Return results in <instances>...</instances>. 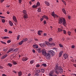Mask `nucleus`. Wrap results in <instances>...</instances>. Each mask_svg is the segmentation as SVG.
Masks as SVG:
<instances>
[{"instance_id":"7c9ffc66","label":"nucleus","mask_w":76,"mask_h":76,"mask_svg":"<svg viewBox=\"0 0 76 76\" xmlns=\"http://www.w3.org/2000/svg\"><path fill=\"white\" fill-rule=\"evenodd\" d=\"M34 61L33 60H32L31 61L30 63V64H33V63H34Z\"/></svg>"},{"instance_id":"338daca9","label":"nucleus","mask_w":76,"mask_h":76,"mask_svg":"<svg viewBox=\"0 0 76 76\" xmlns=\"http://www.w3.org/2000/svg\"><path fill=\"white\" fill-rule=\"evenodd\" d=\"M3 67L1 66H0V69H3Z\"/></svg>"},{"instance_id":"e433bc0d","label":"nucleus","mask_w":76,"mask_h":76,"mask_svg":"<svg viewBox=\"0 0 76 76\" xmlns=\"http://www.w3.org/2000/svg\"><path fill=\"white\" fill-rule=\"evenodd\" d=\"M41 71L42 73H44V72H45V70L44 69H42Z\"/></svg>"},{"instance_id":"2f4dec72","label":"nucleus","mask_w":76,"mask_h":76,"mask_svg":"<svg viewBox=\"0 0 76 76\" xmlns=\"http://www.w3.org/2000/svg\"><path fill=\"white\" fill-rule=\"evenodd\" d=\"M37 5H33L32 6V7L33 8H37Z\"/></svg>"},{"instance_id":"a18cd8bd","label":"nucleus","mask_w":76,"mask_h":76,"mask_svg":"<svg viewBox=\"0 0 76 76\" xmlns=\"http://www.w3.org/2000/svg\"><path fill=\"white\" fill-rule=\"evenodd\" d=\"M11 42V41H10V40H9L7 41V43H10Z\"/></svg>"},{"instance_id":"a878e982","label":"nucleus","mask_w":76,"mask_h":76,"mask_svg":"<svg viewBox=\"0 0 76 76\" xmlns=\"http://www.w3.org/2000/svg\"><path fill=\"white\" fill-rule=\"evenodd\" d=\"M12 51H13V49H10L7 52V53H10V52Z\"/></svg>"},{"instance_id":"9b49d317","label":"nucleus","mask_w":76,"mask_h":76,"mask_svg":"<svg viewBox=\"0 0 76 76\" xmlns=\"http://www.w3.org/2000/svg\"><path fill=\"white\" fill-rule=\"evenodd\" d=\"M45 4L46 5H47L48 6H50V3L48 2L47 1H45Z\"/></svg>"},{"instance_id":"dca6fc26","label":"nucleus","mask_w":76,"mask_h":76,"mask_svg":"<svg viewBox=\"0 0 76 76\" xmlns=\"http://www.w3.org/2000/svg\"><path fill=\"white\" fill-rule=\"evenodd\" d=\"M22 75V72H21L20 71L18 72V75L19 76H21Z\"/></svg>"},{"instance_id":"7ed1b4c3","label":"nucleus","mask_w":76,"mask_h":76,"mask_svg":"<svg viewBox=\"0 0 76 76\" xmlns=\"http://www.w3.org/2000/svg\"><path fill=\"white\" fill-rule=\"evenodd\" d=\"M58 23L59 24L63 25L64 26L66 27L67 25V24L66 22L65 19L64 18H59L58 19Z\"/></svg>"},{"instance_id":"4d7b16f0","label":"nucleus","mask_w":76,"mask_h":76,"mask_svg":"<svg viewBox=\"0 0 76 76\" xmlns=\"http://www.w3.org/2000/svg\"><path fill=\"white\" fill-rule=\"evenodd\" d=\"M39 32H40V33L41 32H42V31H41V30H39L38 31Z\"/></svg>"},{"instance_id":"b1692460","label":"nucleus","mask_w":76,"mask_h":76,"mask_svg":"<svg viewBox=\"0 0 76 76\" xmlns=\"http://www.w3.org/2000/svg\"><path fill=\"white\" fill-rule=\"evenodd\" d=\"M43 17L44 18H45V19H46L47 20H48V17L45 16V15H44L43 16Z\"/></svg>"},{"instance_id":"20e7f679","label":"nucleus","mask_w":76,"mask_h":76,"mask_svg":"<svg viewBox=\"0 0 76 76\" xmlns=\"http://www.w3.org/2000/svg\"><path fill=\"white\" fill-rule=\"evenodd\" d=\"M42 53L43 56H45V54H47L45 50V49H42Z\"/></svg>"},{"instance_id":"f8f14e48","label":"nucleus","mask_w":76,"mask_h":76,"mask_svg":"<svg viewBox=\"0 0 76 76\" xmlns=\"http://www.w3.org/2000/svg\"><path fill=\"white\" fill-rule=\"evenodd\" d=\"M44 44L47 45V46H49V45H50L49 42H47L46 41L45 42Z\"/></svg>"},{"instance_id":"774afa93","label":"nucleus","mask_w":76,"mask_h":76,"mask_svg":"<svg viewBox=\"0 0 76 76\" xmlns=\"http://www.w3.org/2000/svg\"><path fill=\"white\" fill-rule=\"evenodd\" d=\"M7 14H9V13H10V12H9V11H7Z\"/></svg>"},{"instance_id":"a19ab883","label":"nucleus","mask_w":76,"mask_h":76,"mask_svg":"<svg viewBox=\"0 0 76 76\" xmlns=\"http://www.w3.org/2000/svg\"><path fill=\"white\" fill-rule=\"evenodd\" d=\"M0 18H2L3 19H5L6 18L4 16H0Z\"/></svg>"},{"instance_id":"6ab92c4d","label":"nucleus","mask_w":76,"mask_h":76,"mask_svg":"<svg viewBox=\"0 0 76 76\" xmlns=\"http://www.w3.org/2000/svg\"><path fill=\"white\" fill-rule=\"evenodd\" d=\"M33 47L34 48H38V46L37 45H34L33 46Z\"/></svg>"},{"instance_id":"412c9836","label":"nucleus","mask_w":76,"mask_h":76,"mask_svg":"<svg viewBox=\"0 0 76 76\" xmlns=\"http://www.w3.org/2000/svg\"><path fill=\"white\" fill-rule=\"evenodd\" d=\"M58 32H62V31H63V29L60 28H58Z\"/></svg>"},{"instance_id":"ddd939ff","label":"nucleus","mask_w":76,"mask_h":76,"mask_svg":"<svg viewBox=\"0 0 76 76\" xmlns=\"http://www.w3.org/2000/svg\"><path fill=\"white\" fill-rule=\"evenodd\" d=\"M37 50L39 53H41V48H39L38 49H37Z\"/></svg>"},{"instance_id":"13d9d810","label":"nucleus","mask_w":76,"mask_h":76,"mask_svg":"<svg viewBox=\"0 0 76 76\" xmlns=\"http://www.w3.org/2000/svg\"><path fill=\"white\" fill-rule=\"evenodd\" d=\"M2 76H7L6 75L4 74H3L2 75Z\"/></svg>"},{"instance_id":"6e6d98bb","label":"nucleus","mask_w":76,"mask_h":76,"mask_svg":"<svg viewBox=\"0 0 76 76\" xmlns=\"http://www.w3.org/2000/svg\"><path fill=\"white\" fill-rule=\"evenodd\" d=\"M44 24H46V23H47V22H46V21H45V20H44Z\"/></svg>"},{"instance_id":"423d86ee","label":"nucleus","mask_w":76,"mask_h":76,"mask_svg":"<svg viewBox=\"0 0 76 76\" xmlns=\"http://www.w3.org/2000/svg\"><path fill=\"white\" fill-rule=\"evenodd\" d=\"M51 15L52 16H53V17H55V16H56V17H58V15L54 13V11L52 12Z\"/></svg>"},{"instance_id":"5fc2aeb1","label":"nucleus","mask_w":76,"mask_h":76,"mask_svg":"<svg viewBox=\"0 0 76 76\" xmlns=\"http://www.w3.org/2000/svg\"><path fill=\"white\" fill-rule=\"evenodd\" d=\"M19 2L20 3H21L22 2V0H19Z\"/></svg>"},{"instance_id":"8fccbe9b","label":"nucleus","mask_w":76,"mask_h":76,"mask_svg":"<svg viewBox=\"0 0 76 76\" xmlns=\"http://www.w3.org/2000/svg\"><path fill=\"white\" fill-rule=\"evenodd\" d=\"M13 63L14 64H17V63H16V62H15V61H13Z\"/></svg>"},{"instance_id":"f257e3e1","label":"nucleus","mask_w":76,"mask_h":76,"mask_svg":"<svg viewBox=\"0 0 76 76\" xmlns=\"http://www.w3.org/2000/svg\"><path fill=\"white\" fill-rule=\"evenodd\" d=\"M54 72L56 74H59V73H63V69L61 66H60L58 65H57L54 68Z\"/></svg>"},{"instance_id":"bb28decb","label":"nucleus","mask_w":76,"mask_h":76,"mask_svg":"<svg viewBox=\"0 0 76 76\" xmlns=\"http://www.w3.org/2000/svg\"><path fill=\"white\" fill-rule=\"evenodd\" d=\"M50 45H49V46L50 45H52V46H53V45H55V43H50Z\"/></svg>"},{"instance_id":"c03bdc74","label":"nucleus","mask_w":76,"mask_h":76,"mask_svg":"<svg viewBox=\"0 0 76 76\" xmlns=\"http://www.w3.org/2000/svg\"><path fill=\"white\" fill-rule=\"evenodd\" d=\"M1 42L2 43V44H6V43L3 41H1Z\"/></svg>"},{"instance_id":"6e6552de","label":"nucleus","mask_w":76,"mask_h":76,"mask_svg":"<svg viewBox=\"0 0 76 76\" xmlns=\"http://www.w3.org/2000/svg\"><path fill=\"white\" fill-rule=\"evenodd\" d=\"M12 18L14 21H15V22L16 23H17V20H16V17H15V16H13Z\"/></svg>"},{"instance_id":"39448f33","label":"nucleus","mask_w":76,"mask_h":76,"mask_svg":"<svg viewBox=\"0 0 76 76\" xmlns=\"http://www.w3.org/2000/svg\"><path fill=\"white\" fill-rule=\"evenodd\" d=\"M28 60V58L27 57H23L22 58V61H27Z\"/></svg>"},{"instance_id":"3c124183","label":"nucleus","mask_w":76,"mask_h":76,"mask_svg":"<svg viewBox=\"0 0 76 76\" xmlns=\"http://www.w3.org/2000/svg\"><path fill=\"white\" fill-rule=\"evenodd\" d=\"M40 66L39 64H37L36 65V67H39Z\"/></svg>"},{"instance_id":"f3484780","label":"nucleus","mask_w":76,"mask_h":76,"mask_svg":"<svg viewBox=\"0 0 76 76\" xmlns=\"http://www.w3.org/2000/svg\"><path fill=\"white\" fill-rule=\"evenodd\" d=\"M62 12H63V13L65 14V15H66V10H64V9L63 8L62 9Z\"/></svg>"},{"instance_id":"c9c22d12","label":"nucleus","mask_w":76,"mask_h":76,"mask_svg":"<svg viewBox=\"0 0 76 76\" xmlns=\"http://www.w3.org/2000/svg\"><path fill=\"white\" fill-rule=\"evenodd\" d=\"M71 32H70V31H68L67 32L68 34L70 36V34H71Z\"/></svg>"},{"instance_id":"69168bd1","label":"nucleus","mask_w":76,"mask_h":76,"mask_svg":"<svg viewBox=\"0 0 76 76\" xmlns=\"http://www.w3.org/2000/svg\"><path fill=\"white\" fill-rule=\"evenodd\" d=\"M68 18L69 19H70V16H68Z\"/></svg>"},{"instance_id":"052dcab7","label":"nucleus","mask_w":76,"mask_h":76,"mask_svg":"<svg viewBox=\"0 0 76 76\" xmlns=\"http://www.w3.org/2000/svg\"><path fill=\"white\" fill-rule=\"evenodd\" d=\"M4 1V0H1V3H3V1Z\"/></svg>"},{"instance_id":"aec40b11","label":"nucleus","mask_w":76,"mask_h":76,"mask_svg":"<svg viewBox=\"0 0 76 76\" xmlns=\"http://www.w3.org/2000/svg\"><path fill=\"white\" fill-rule=\"evenodd\" d=\"M23 12L24 14V15H26V14H27V13H27V11H26V10H23Z\"/></svg>"},{"instance_id":"4be33fe9","label":"nucleus","mask_w":76,"mask_h":76,"mask_svg":"<svg viewBox=\"0 0 76 76\" xmlns=\"http://www.w3.org/2000/svg\"><path fill=\"white\" fill-rule=\"evenodd\" d=\"M41 47H45V45H44V44H41L40 45Z\"/></svg>"},{"instance_id":"680f3d73","label":"nucleus","mask_w":76,"mask_h":76,"mask_svg":"<svg viewBox=\"0 0 76 76\" xmlns=\"http://www.w3.org/2000/svg\"><path fill=\"white\" fill-rule=\"evenodd\" d=\"M73 66L75 67H76V64H73Z\"/></svg>"},{"instance_id":"f03ea898","label":"nucleus","mask_w":76,"mask_h":76,"mask_svg":"<svg viewBox=\"0 0 76 76\" xmlns=\"http://www.w3.org/2000/svg\"><path fill=\"white\" fill-rule=\"evenodd\" d=\"M55 54V52L53 50H50L49 52V53H46L45 56H46V57L47 60L50 59V55L51 56H54Z\"/></svg>"},{"instance_id":"de8ad7c7","label":"nucleus","mask_w":76,"mask_h":76,"mask_svg":"<svg viewBox=\"0 0 76 76\" xmlns=\"http://www.w3.org/2000/svg\"><path fill=\"white\" fill-rule=\"evenodd\" d=\"M2 22L3 23H4V22H5V20H4V19H2Z\"/></svg>"},{"instance_id":"e2e57ef3","label":"nucleus","mask_w":76,"mask_h":76,"mask_svg":"<svg viewBox=\"0 0 76 76\" xmlns=\"http://www.w3.org/2000/svg\"><path fill=\"white\" fill-rule=\"evenodd\" d=\"M72 48H75V46L74 45H73L72 46Z\"/></svg>"},{"instance_id":"4c0bfd02","label":"nucleus","mask_w":76,"mask_h":76,"mask_svg":"<svg viewBox=\"0 0 76 76\" xmlns=\"http://www.w3.org/2000/svg\"><path fill=\"white\" fill-rule=\"evenodd\" d=\"M23 42V41H21L19 43V45H21V44H22V43Z\"/></svg>"},{"instance_id":"49530a36","label":"nucleus","mask_w":76,"mask_h":76,"mask_svg":"<svg viewBox=\"0 0 76 76\" xmlns=\"http://www.w3.org/2000/svg\"><path fill=\"white\" fill-rule=\"evenodd\" d=\"M52 40H53V39H52V38H50L49 39V42H50V41H52Z\"/></svg>"},{"instance_id":"bf43d9fd","label":"nucleus","mask_w":76,"mask_h":76,"mask_svg":"<svg viewBox=\"0 0 76 76\" xmlns=\"http://www.w3.org/2000/svg\"><path fill=\"white\" fill-rule=\"evenodd\" d=\"M38 35H41V33H40L39 32V31H38Z\"/></svg>"},{"instance_id":"0e129e2a","label":"nucleus","mask_w":76,"mask_h":76,"mask_svg":"<svg viewBox=\"0 0 76 76\" xmlns=\"http://www.w3.org/2000/svg\"><path fill=\"white\" fill-rule=\"evenodd\" d=\"M5 32H7V29H5L4 30Z\"/></svg>"},{"instance_id":"9d476101","label":"nucleus","mask_w":76,"mask_h":76,"mask_svg":"<svg viewBox=\"0 0 76 76\" xmlns=\"http://www.w3.org/2000/svg\"><path fill=\"white\" fill-rule=\"evenodd\" d=\"M28 18V14H24L23 16V18L24 19H27Z\"/></svg>"},{"instance_id":"1a4fd4ad","label":"nucleus","mask_w":76,"mask_h":76,"mask_svg":"<svg viewBox=\"0 0 76 76\" xmlns=\"http://www.w3.org/2000/svg\"><path fill=\"white\" fill-rule=\"evenodd\" d=\"M63 53V51H61L59 53V57H61V55Z\"/></svg>"},{"instance_id":"393cba45","label":"nucleus","mask_w":76,"mask_h":76,"mask_svg":"<svg viewBox=\"0 0 76 76\" xmlns=\"http://www.w3.org/2000/svg\"><path fill=\"white\" fill-rule=\"evenodd\" d=\"M37 6L38 7V6H40V3L39 2H37Z\"/></svg>"},{"instance_id":"ea45409f","label":"nucleus","mask_w":76,"mask_h":76,"mask_svg":"<svg viewBox=\"0 0 76 76\" xmlns=\"http://www.w3.org/2000/svg\"><path fill=\"white\" fill-rule=\"evenodd\" d=\"M35 75L36 76H39V74H38V73L37 72H35Z\"/></svg>"},{"instance_id":"0eeeda50","label":"nucleus","mask_w":76,"mask_h":76,"mask_svg":"<svg viewBox=\"0 0 76 76\" xmlns=\"http://www.w3.org/2000/svg\"><path fill=\"white\" fill-rule=\"evenodd\" d=\"M64 57V58L65 59H66L67 58H68L69 56L66 53H65L63 56Z\"/></svg>"},{"instance_id":"58836bf2","label":"nucleus","mask_w":76,"mask_h":76,"mask_svg":"<svg viewBox=\"0 0 76 76\" xmlns=\"http://www.w3.org/2000/svg\"><path fill=\"white\" fill-rule=\"evenodd\" d=\"M42 66H45V67H46L47 66V64H42Z\"/></svg>"},{"instance_id":"864d4df0","label":"nucleus","mask_w":76,"mask_h":76,"mask_svg":"<svg viewBox=\"0 0 76 76\" xmlns=\"http://www.w3.org/2000/svg\"><path fill=\"white\" fill-rule=\"evenodd\" d=\"M12 31H9L8 34H12Z\"/></svg>"},{"instance_id":"72a5a7b5","label":"nucleus","mask_w":76,"mask_h":76,"mask_svg":"<svg viewBox=\"0 0 76 76\" xmlns=\"http://www.w3.org/2000/svg\"><path fill=\"white\" fill-rule=\"evenodd\" d=\"M41 9L38 8V12H41Z\"/></svg>"},{"instance_id":"603ef678","label":"nucleus","mask_w":76,"mask_h":76,"mask_svg":"<svg viewBox=\"0 0 76 76\" xmlns=\"http://www.w3.org/2000/svg\"><path fill=\"white\" fill-rule=\"evenodd\" d=\"M3 50L4 51L6 52V51H7V48L4 49Z\"/></svg>"},{"instance_id":"4468645a","label":"nucleus","mask_w":76,"mask_h":76,"mask_svg":"<svg viewBox=\"0 0 76 76\" xmlns=\"http://www.w3.org/2000/svg\"><path fill=\"white\" fill-rule=\"evenodd\" d=\"M7 55L5 54V55H4V56H2L1 57V59H3L4 58H6V57H7Z\"/></svg>"},{"instance_id":"c756f323","label":"nucleus","mask_w":76,"mask_h":76,"mask_svg":"<svg viewBox=\"0 0 76 76\" xmlns=\"http://www.w3.org/2000/svg\"><path fill=\"white\" fill-rule=\"evenodd\" d=\"M41 72V71L40 70H36V72L37 73H40Z\"/></svg>"},{"instance_id":"cd10ccee","label":"nucleus","mask_w":76,"mask_h":76,"mask_svg":"<svg viewBox=\"0 0 76 76\" xmlns=\"http://www.w3.org/2000/svg\"><path fill=\"white\" fill-rule=\"evenodd\" d=\"M59 45L61 48H63V45L61 44H59Z\"/></svg>"},{"instance_id":"2eb2a0df","label":"nucleus","mask_w":76,"mask_h":76,"mask_svg":"<svg viewBox=\"0 0 76 76\" xmlns=\"http://www.w3.org/2000/svg\"><path fill=\"white\" fill-rule=\"evenodd\" d=\"M53 72L51 71L49 74L48 75L50 76H53Z\"/></svg>"},{"instance_id":"79ce46f5","label":"nucleus","mask_w":76,"mask_h":76,"mask_svg":"<svg viewBox=\"0 0 76 76\" xmlns=\"http://www.w3.org/2000/svg\"><path fill=\"white\" fill-rule=\"evenodd\" d=\"M63 31L64 32V34H66V30H63Z\"/></svg>"},{"instance_id":"473e14b6","label":"nucleus","mask_w":76,"mask_h":76,"mask_svg":"<svg viewBox=\"0 0 76 76\" xmlns=\"http://www.w3.org/2000/svg\"><path fill=\"white\" fill-rule=\"evenodd\" d=\"M7 65L10 67H12V64L10 63L8 64Z\"/></svg>"},{"instance_id":"5701e85b","label":"nucleus","mask_w":76,"mask_h":76,"mask_svg":"<svg viewBox=\"0 0 76 76\" xmlns=\"http://www.w3.org/2000/svg\"><path fill=\"white\" fill-rule=\"evenodd\" d=\"M28 41V39L26 38L23 39L22 41L23 42H26V41Z\"/></svg>"},{"instance_id":"a211bd4d","label":"nucleus","mask_w":76,"mask_h":76,"mask_svg":"<svg viewBox=\"0 0 76 76\" xmlns=\"http://www.w3.org/2000/svg\"><path fill=\"white\" fill-rule=\"evenodd\" d=\"M9 23L10 25V26H12L13 25V23H12V22L11 21H10L9 22Z\"/></svg>"},{"instance_id":"09e8293b","label":"nucleus","mask_w":76,"mask_h":76,"mask_svg":"<svg viewBox=\"0 0 76 76\" xmlns=\"http://www.w3.org/2000/svg\"><path fill=\"white\" fill-rule=\"evenodd\" d=\"M43 20H44V17H43L42 18H41L40 20L41 22H42Z\"/></svg>"},{"instance_id":"37998d69","label":"nucleus","mask_w":76,"mask_h":76,"mask_svg":"<svg viewBox=\"0 0 76 76\" xmlns=\"http://www.w3.org/2000/svg\"><path fill=\"white\" fill-rule=\"evenodd\" d=\"M18 49L16 48L14 50V51H15V52H16V51H18Z\"/></svg>"},{"instance_id":"f704fd0d","label":"nucleus","mask_w":76,"mask_h":76,"mask_svg":"<svg viewBox=\"0 0 76 76\" xmlns=\"http://www.w3.org/2000/svg\"><path fill=\"white\" fill-rule=\"evenodd\" d=\"M19 37H20V35H18L17 37V40H19Z\"/></svg>"},{"instance_id":"c85d7f7f","label":"nucleus","mask_w":76,"mask_h":76,"mask_svg":"<svg viewBox=\"0 0 76 76\" xmlns=\"http://www.w3.org/2000/svg\"><path fill=\"white\" fill-rule=\"evenodd\" d=\"M4 39H9V37H4Z\"/></svg>"}]
</instances>
